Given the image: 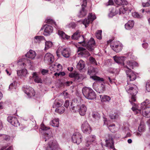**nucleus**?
<instances>
[{
	"label": "nucleus",
	"mask_w": 150,
	"mask_h": 150,
	"mask_svg": "<svg viewBox=\"0 0 150 150\" xmlns=\"http://www.w3.org/2000/svg\"><path fill=\"white\" fill-rule=\"evenodd\" d=\"M125 89L127 92L131 94L132 96L131 100H129V102L132 105H134L132 108V110L136 114L140 113L141 110L139 109V105H136L135 103H133L132 102V101H135L136 100L135 96L137 93V86L133 84H129L128 83L125 86Z\"/></svg>",
	"instance_id": "1"
},
{
	"label": "nucleus",
	"mask_w": 150,
	"mask_h": 150,
	"mask_svg": "<svg viewBox=\"0 0 150 150\" xmlns=\"http://www.w3.org/2000/svg\"><path fill=\"white\" fill-rule=\"evenodd\" d=\"M73 39L77 40L80 38L82 40L81 42H79V43L83 42L82 45L84 46H86V48L89 51H92L94 48L95 45V41L93 38H91L90 40L87 42L84 40L83 36H81L80 32L79 31H77L71 36Z\"/></svg>",
	"instance_id": "2"
},
{
	"label": "nucleus",
	"mask_w": 150,
	"mask_h": 150,
	"mask_svg": "<svg viewBox=\"0 0 150 150\" xmlns=\"http://www.w3.org/2000/svg\"><path fill=\"white\" fill-rule=\"evenodd\" d=\"M71 108L74 112H78L81 116L84 115L87 110L86 105L84 104L80 105V103L76 99L73 100L71 103Z\"/></svg>",
	"instance_id": "3"
},
{
	"label": "nucleus",
	"mask_w": 150,
	"mask_h": 150,
	"mask_svg": "<svg viewBox=\"0 0 150 150\" xmlns=\"http://www.w3.org/2000/svg\"><path fill=\"white\" fill-rule=\"evenodd\" d=\"M138 66V63L134 60L128 61L127 62L126 67L127 69L126 70V72L128 80L132 81L136 79L135 74L130 69V68L133 69L134 67Z\"/></svg>",
	"instance_id": "4"
},
{
	"label": "nucleus",
	"mask_w": 150,
	"mask_h": 150,
	"mask_svg": "<svg viewBox=\"0 0 150 150\" xmlns=\"http://www.w3.org/2000/svg\"><path fill=\"white\" fill-rule=\"evenodd\" d=\"M84 96L88 99H93L95 98L96 95L93 90L91 88L85 87L82 90Z\"/></svg>",
	"instance_id": "5"
},
{
	"label": "nucleus",
	"mask_w": 150,
	"mask_h": 150,
	"mask_svg": "<svg viewBox=\"0 0 150 150\" xmlns=\"http://www.w3.org/2000/svg\"><path fill=\"white\" fill-rule=\"evenodd\" d=\"M110 45L112 49L115 52H118L122 49V45L119 42L114 41L111 42Z\"/></svg>",
	"instance_id": "6"
},
{
	"label": "nucleus",
	"mask_w": 150,
	"mask_h": 150,
	"mask_svg": "<svg viewBox=\"0 0 150 150\" xmlns=\"http://www.w3.org/2000/svg\"><path fill=\"white\" fill-rule=\"evenodd\" d=\"M96 18V16L95 15L92 13H90L88 16V19L85 18L83 21H79L78 22H81L84 25L85 28L87 27L88 25L91 22L93 21Z\"/></svg>",
	"instance_id": "7"
},
{
	"label": "nucleus",
	"mask_w": 150,
	"mask_h": 150,
	"mask_svg": "<svg viewBox=\"0 0 150 150\" xmlns=\"http://www.w3.org/2000/svg\"><path fill=\"white\" fill-rule=\"evenodd\" d=\"M82 136L79 133L76 132L73 134L72 137V141L78 145L82 142Z\"/></svg>",
	"instance_id": "8"
},
{
	"label": "nucleus",
	"mask_w": 150,
	"mask_h": 150,
	"mask_svg": "<svg viewBox=\"0 0 150 150\" xmlns=\"http://www.w3.org/2000/svg\"><path fill=\"white\" fill-rule=\"evenodd\" d=\"M81 129L83 132L85 133L90 134L91 132V128L87 121H84L81 126Z\"/></svg>",
	"instance_id": "9"
},
{
	"label": "nucleus",
	"mask_w": 150,
	"mask_h": 150,
	"mask_svg": "<svg viewBox=\"0 0 150 150\" xmlns=\"http://www.w3.org/2000/svg\"><path fill=\"white\" fill-rule=\"evenodd\" d=\"M58 144L55 140H51L49 142L46 148V150H56Z\"/></svg>",
	"instance_id": "10"
},
{
	"label": "nucleus",
	"mask_w": 150,
	"mask_h": 150,
	"mask_svg": "<svg viewBox=\"0 0 150 150\" xmlns=\"http://www.w3.org/2000/svg\"><path fill=\"white\" fill-rule=\"evenodd\" d=\"M44 60L45 62L51 64L54 62V57L52 54L50 53H47L45 56Z\"/></svg>",
	"instance_id": "11"
},
{
	"label": "nucleus",
	"mask_w": 150,
	"mask_h": 150,
	"mask_svg": "<svg viewBox=\"0 0 150 150\" xmlns=\"http://www.w3.org/2000/svg\"><path fill=\"white\" fill-rule=\"evenodd\" d=\"M8 122L12 125L15 127H18L20 125V123L17 118L14 117L10 116L7 119Z\"/></svg>",
	"instance_id": "12"
},
{
	"label": "nucleus",
	"mask_w": 150,
	"mask_h": 150,
	"mask_svg": "<svg viewBox=\"0 0 150 150\" xmlns=\"http://www.w3.org/2000/svg\"><path fill=\"white\" fill-rule=\"evenodd\" d=\"M24 92L28 96L31 97L35 95V93L34 90L31 87L27 86L24 90Z\"/></svg>",
	"instance_id": "13"
},
{
	"label": "nucleus",
	"mask_w": 150,
	"mask_h": 150,
	"mask_svg": "<svg viewBox=\"0 0 150 150\" xmlns=\"http://www.w3.org/2000/svg\"><path fill=\"white\" fill-rule=\"evenodd\" d=\"M105 142L106 146L107 147L112 149L113 150H116L114 146V142L111 137H110L108 139L106 140Z\"/></svg>",
	"instance_id": "14"
},
{
	"label": "nucleus",
	"mask_w": 150,
	"mask_h": 150,
	"mask_svg": "<svg viewBox=\"0 0 150 150\" xmlns=\"http://www.w3.org/2000/svg\"><path fill=\"white\" fill-rule=\"evenodd\" d=\"M44 26H46L43 33V35H44L47 36L50 35V33H52L53 30V27L50 25H45Z\"/></svg>",
	"instance_id": "15"
},
{
	"label": "nucleus",
	"mask_w": 150,
	"mask_h": 150,
	"mask_svg": "<svg viewBox=\"0 0 150 150\" xmlns=\"http://www.w3.org/2000/svg\"><path fill=\"white\" fill-rule=\"evenodd\" d=\"M142 110V115L146 117H150V107H144L143 108H140Z\"/></svg>",
	"instance_id": "16"
},
{
	"label": "nucleus",
	"mask_w": 150,
	"mask_h": 150,
	"mask_svg": "<svg viewBox=\"0 0 150 150\" xmlns=\"http://www.w3.org/2000/svg\"><path fill=\"white\" fill-rule=\"evenodd\" d=\"M77 52L79 54L82 55H85L86 56H89L90 55L89 52L86 51V50L83 47H79L78 48Z\"/></svg>",
	"instance_id": "17"
},
{
	"label": "nucleus",
	"mask_w": 150,
	"mask_h": 150,
	"mask_svg": "<svg viewBox=\"0 0 150 150\" xmlns=\"http://www.w3.org/2000/svg\"><path fill=\"white\" fill-rule=\"evenodd\" d=\"M96 136L94 135L89 136L86 139V146L87 147L89 146L92 142L95 140L96 139Z\"/></svg>",
	"instance_id": "18"
},
{
	"label": "nucleus",
	"mask_w": 150,
	"mask_h": 150,
	"mask_svg": "<svg viewBox=\"0 0 150 150\" xmlns=\"http://www.w3.org/2000/svg\"><path fill=\"white\" fill-rule=\"evenodd\" d=\"M63 56L65 57H69L70 54L71 52L70 49L66 48L64 49L61 52Z\"/></svg>",
	"instance_id": "19"
},
{
	"label": "nucleus",
	"mask_w": 150,
	"mask_h": 150,
	"mask_svg": "<svg viewBox=\"0 0 150 150\" xmlns=\"http://www.w3.org/2000/svg\"><path fill=\"white\" fill-rule=\"evenodd\" d=\"M98 71V69L96 68H94L92 67H90L88 68V73L90 75H95Z\"/></svg>",
	"instance_id": "20"
},
{
	"label": "nucleus",
	"mask_w": 150,
	"mask_h": 150,
	"mask_svg": "<svg viewBox=\"0 0 150 150\" xmlns=\"http://www.w3.org/2000/svg\"><path fill=\"white\" fill-rule=\"evenodd\" d=\"M36 55L35 52L32 50H30L25 54V56L28 58L33 59L35 58Z\"/></svg>",
	"instance_id": "21"
},
{
	"label": "nucleus",
	"mask_w": 150,
	"mask_h": 150,
	"mask_svg": "<svg viewBox=\"0 0 150 150\" xmlns=\"http://www.w3.org/2000/svg\"><path fill=\"white\" fill-rule=\"evenodd\" d=\"M17 74L18 76H20L21 78L25 77L28 74L27 71L25 69L18 70L17 71Z\"/></svg>",
	"instance_id": "22"
},
{
	"label": "nucleus",
	"mask_w": 150,
	"mask_h": 150,
	"mask_svg": "<svg viewBox=\"0 0 150 150\" xmlns=\"http://www.w3.org/2000/svg\"><path fill=\"white\" fill-rule=\"evenodd\" d=\"M134 25V21L129 20L125 25V27L127 30H130L133 27Z\"/></svg>",
	"instance_id": "23"
},
{
	"label": "nucleus",
	"mask_w": 150,
	"mask_h": 150,
	"mask_svg": "<svg viewBox=\"0 0 150 150\" xmlns=\"http://www.w3.org/2000/svg\"><path fill=\"white\" fill-rule=\"evenodd\" d=\"M113 58L115 62L117 63H122L124 61L125 58L123 57H118L115 56Z\"/></svg>",
	"instance_id": "24"
},
{
	"label": "nucleus",
	"mask_w": 150,
	"mask_h": 150,
	"mask_svg": "<svg viewBox=\"0 0 150 150\" xmlns=\"http://www.w3.org/2000/svg\"><path fill=\"white\" fill-rule=\"evenodd\" d=\"M33 77L35 82L40 83L42 82V80L38 75L36 72H34L33 73Z\"/></svg>",
	"instance_id": "25"
},
{
	"label": "nucleus",
	"mask_w": 150,
	"mask_h": 150,
	"mask_svg": "<svg viewBox=\"0 0 150 150\" xmlns=\"http://www.w3.org/2000/svg\"><path fill=\"white\" fill-rule=\"evenodd\" d=\"M118 14V10L116 8H113L110 10L108 16L109 17H112Z\"/></svg>",
	"instance_id": "26"
},
{
	"label": "nucleus",
	"mask_w": 150,
	"mask_h": 150,
	"mask_svg": "<svg viewBox=\"0 0 150 150\" xmlns=\"http://www.w3.org/2000/svg\"><path fill=\"white\" fill-rule=\"evenodd\" d=\"M58 33L59 35L63 39H68L69 38L70 36L66 35L63 32L59 30Z\"/></svg>",
	"instance_id": "27"
},
{
	"label": "nucleus",
	"mask_w": 150,
	"mask_h": 150,
	"mask_svg": "<svg viewBox=\"0 0 150 150\" xmlns=\"http://www.w3.org/2000/svg\"><path fill=\"white\" fill-rule=\"evenodd\" d=\"M85 63L82 60H80L78 63L76 67L79 70L82 69L84 67Z\"/></svg>",
	"instance_id": "28"
},
{
	"label": "nucleus",
	"mask_w": 150,
	"mask_h": 150,
	"mask_svg": "<svg viewBox=\"0 0 150 150\" xmlns=\"http://www.w3.org/2000/svg\"><path fill=\"white\" fill-rule=\"evenodd\" d=\"M50 125L53 127H58L59 126V122L58 119H55L52 120L50 123Z\"/></svg>",
	"instance_id": "29"
},
{
	"label": "nucleus",
	"mask_w": 150,
	"mask_h": 150,
	"mask_svg": "<svg viewBox=\"0 0 150 150\" xmlns=\"http://www.w3.org/2000/svg\"><path fill=\"white\" fill-rule=\"evenodd\" d=\"M115 3L117 5H126L128 3L125 0H114Z\"/></svg>",
	"instance_id": "30"
},
{
	"label": "nucleus",
	"mask_w": 150,
	"mask_h": 150,
	"mask_svg": "<svg viewBox=\"0 0 150 150\" xmlns=\"http://www.w3.org/2000/svg\"><path fill=\"white\" fill-rule=\"evenodd\" d=\"M44 39V37L42 36H37L33 39L34 42L35 43L40 42V41Z\"/></svg>",
	"instance_id": "31"
},
{
	"label": "nucleus",
	"mask_w": 150,
	"mask_h": 150,
	"mask_svg": "<svg viewBox=\"0 0 150 150\" xmlns=\"http://www.w3.org/2000/svg\"><path fill=\"white\" fill-rule=\"evenodd\" d=\"M87 14V11L85 9V8H82V9L81 10L79 14L78 15V16L79 17H83L85 16Z\"/></svg>",
	"instance_id": "32"
},
{
	"label": "nucleus",
	"mask_w": 150,
	"mask_h": 150,
	"mask_svg": "<svg viewBox=\"0 0 150 150\" xmlns=\"http://www.w3.org/2000/svg\"><path fill=\"white\" fill-rule=\"evenodd\" d=\"M150 103V102L148 100H146L139 105V108H143L144 107H148L147 105Z\"/></svg>",
	"instance_id": "33"
},
{
	"label": "nucleus",
	"mask_w": 150,
	"mask_h": 150,
	"mask_svg": "<svg viewBox=\"0 0 150 150\" xmlns=\"http://www.w3.org/2000/svg\"><path fill=\"white\" fill-rule=\"evenodd\" d=\"M108 128L111 132L113 133L115 132L118 130V128L117 127H115V125L114 124L109 125Z\"/></svg>",
	"instance_id": "34"
},
{
	"label": "nucleus",
	"mask_w": 150,
	"mask_h": 150,
	"mask_svg": "<svg viewBox=\"0 0 150 150\" xmlns=\"http://www.w3.org/2000/svg\"><path fill=\"white\" fill-rule=\"evenodd\" d=\"M100 97L101 101L103 102H109L111 100L110 97L107 95H105L103 96L102 95H100Z\"/></svg>",
	"instance_id": "35"
},
{
	"label": "nucleus",
	"mask_w": 150,
	"mask_h": 150,
	"mask_svg": "<svg viewBox=\"0 0 150 150\" xmlns=\"http://www.w3.org/2000/svg\"><path fill=\"white\" fill-rule=\"evenodd\" d=\"M145 126L144 125L143 123L141 122L138 127V131L140 132H143L145 130Z\"/></svg>",
	"instance_id": "36"
},
{
	"label": "nucleus",
	"mask_w": 150,
	"mask_h": 150,
	"mask_svg": "<svg viewBox=\"0 0 150 150\" xmlns=\"http://www.w3.org/2000/svg\"><path fill=\"white\" fill-rule=\"evenodd\" d=\"M119 115L117 112L114 111L112 112L110 114V117L112 119H115L118 118Z\"/></svg>",
	"instance_id": "37"
},
{
	"label": "nucleus",
	"mask_w": 150,
	"mask_h": 150,
	"mask_svg": "<svg viewBox=\"0 0 150 150\" xmlns=\"http://www.w3.org/2000/svg\"><path fill=\"white\" fill-rule=\"evenodd\" d=\"M17 83L16 81L13 82L11 83L9 86L8 90L11 91L14 89H15L16 87Z\"/></svg>",
	"instance_id": "38"
},
{
	"label": "nucleus",
	"mask_w": 150,
	"mask_h": 150,
	"mask_svg": "<svg viewBox=\"0 0 150 150\" xmlns=\"http://www.w3.org/2000/svg\"><path fill=\"white\" fill-rule=\"evenodd\" d=\"M118 9V14H124L126 11L127 10L128 8H127L123 7Z\"/></svg>",
	"instance_id": "39"
},
{
	"label": "nucleus",
	"mask_w": 150,
	"mask_h": 150,
	"mask_svg": "<svg viewBox=\"0 0 150 150\" xmlns=\"http://www.w3.org/2000/svg\"><path fill=\"white\" fill-rule=\"evenodd\" d=\"M0 139L1 140L7 141L10 139V137L7 135L0 134Z\"/></svg>",
	"instance_id": "40"
},
{
	"label": "nucleus",
	"mask_w": 150,
	"mask_h": 150,
	"mask_svg": "<svg viewBox=\"0 0 150 150\" xmlns=\"http://www.w3.org/2000/svg\"><path fill=\"white\" fill-rule=\"evenodd\" d=\"M92 117L96 120H98L100 119V116L98 112H96L93 113Z\"/></svg>",
	"instance_id": "41"
},
{
	"label": "nucleus",
	"mask_w": 150,
	"mask_h": 150,
	"mask_svg": "<svg viewBox=\"0 0 150 150\" xmlns=\"http://www.w3.org/2000/svg\"><path fill=\"white\" fill-rule=\"evenodd\" d=\"M65 110V108L63 107L57 108L55 110V111L59 113H63Z\"/></svg>",
	"instance_id": "42"
},
{
	"label": "nucleus",
	"mask_w": 150,
	"mask_h": 150,
	"mask_svg": "<svg viewBox=\"0 0 150 150\" xmlns=\"http://www.w3.org/2000/svg\"><path fill=\"white\" fill-rule=\"evenodd\" d=\"M132 16L138 18H142L143 17V16L141 14H139L138 13L134 12L132 13Z\"/></svg>",
	"instance_id": "43"
},
{
	"label": "nucleus",
	"mask_w": 150,
	"mask_h": 150,
	"mask_svg": "<svg viewBox=\"0 0 150 150\" xmlns=\"http://www.w3.org/2000/svg\"><path fill=\"white\" fill-rule=\"evenodd\" d=\"M52 44V43L50 41H46L45 43V50H47L51 47Z\"/></svg>",
	"instance_id": "44"
},
{
	"label": "nucleus",
	"mask_w": 150,
	"mask_h": 150,
	"mask_svg": "<svg viewBox=\"0 0 150 150\" xmlns=\"http://www.w3.org/2000/svg\"><path fill=\"white\" fill-rule=\"evenodd\" d=\"M101 30H98L96 33V38L99 39H101Z\"/></svg>",
	"instance_id": "45"
},
{
	"label": "nucleus",
	"mask_w": 150,
	"mask_h": 150,
	"mask_svg": "<svg viewBox=\"0 0 150 150\" xmlns=\"http://www.w3.org/2000/svg\"><path fill=\"white\" fill-rule=\"evenodd\" d=\"M69 76L71 78H77L78 77L79 74L77 72H75L74 73H69Z\"/></svg>",
	"instance_id": "46"
},
{
	"label": "nucleus",
	"mask_w": 150,
	"mask_h": 150,
	"mask_svg": "<svg viewBox=\"0 0 150 150\" xmlns=\"http://www.w3.org/2000/svg\"><path fill=\"white\" fill-rule=\"evenodd\" d=\"M91 78L94 80L100 81H103V78H100L96 76H91Z\"/></svg>",
	"instance_id": "47"
},
{
	"label": "nucleus",
	"mask_w": 150,
	"mask_h": 150,
	"mask_svg": "<svg viewBox=\"0 0 150 150\" xmlns=\"http://www.w3.org/2000/svg\"><path fill=\"white\" fill-rule=\"evenodd\" d=\"M76 26V24L74 22H71L68 24L67 27L68 28H74Z\"/></svg>",
	"instance_id": "48"
},
{
	"label": "nucleus",
	"mask_w": 150,
	"mask_h": 150,
	"mask_svg": "<svg viewBox=\"0 0 150 150\" xmlns=\"http://www.w3.org/2000/svg\"><path fill=\"white\" fill-rule=\"evenodd\" d=\"M23 61H24V62L23 63V64L24 65V64H28V65H31V62L28 59H23Z\"/></svg>",
	"instance_id": "49"
},
{
	"label": "nucleus",
	"mask_w": 150,
	"mask_h": 150,
	"mask_svg": "<svg viewBox=\"0 0 150 150\" xmlns=\"http://www.w3.org/2000/svg\"><path fill=\"white\" fill-rule=\"evenodd\" d=\"M47 23L50 24H54L55 26H57L56 24L54 21L51 19H47L45 21Z\"/></svg>",
	"instance_id": "50"
},
{
	"label": "nucleus",
	"mask_w": 150,
	"mask_h": 150,
	"mask_svg": "<svg viewBox=\"0 0 150 150\" xmlns=\"http://www.w3.org/2000/svg\"><path fill=\"white\" fill-rule=\"evenodd\" d=\"M40 129H41L42 130H43L44 132H45V131H46L48 129H50V128L46 127L43 124H41V125Z\"/></svg>",
	"instance_id": "51"
},
{
	"label": "nucleus",
	"mask_w": 150,
	"mask_h": 150,
	"mask_svg": "<svg viewBox=\"0 0 150 150\" xmlns=\"http://www.w3.org/2000/svg\"><path fill=\"white\" fill-rule=\"evenodd\" d=\"M146 89L148 92H150V81H149L146 82Z\"/></svg>",
	"instance_id": "52"
},
{
	"label": "nucleus",
	"mask_w": 150,
	"mask_h": 150,
	"mask_svg": "<svg viewBox=\"0 0 150 150\" xmlns=\"http://www.w3.org/2000/svg\"><path fill=\"white\" fill-rule=\"evenodd\" d=\"M89 60L91 63L93 64H95L96 65H97V64L96 62L95 59L92 57H90L89 58Z\"/></svg>",
	"instance_id": "53"
},
{
	"label": "nucleus",
	"mask_w": 150,
	"mask_h": 150,
	"mask_svg": "<svg viewBox=\"0 0 150 150\" xmlns=\"http://www.w3.org/2000/svg\"><path fill=\"white\" fill-rule=\"evenodd\" d=\"M100 89H101L99 93H103L105 90V87L104 83H102L100 87Z\"/></svg>",
	"instance_id": "54"
},
{
	"label": "nucleus",
	"mask_w": 150,
	"mask_h": 150,
	"mask_svg": "<svg viewBox=\"0 0 150 150\" xmlns=\"http://www.w3.org/2000/svg\"><path fill=\"white\" fill-rule=\"evenodd\" d=\"M142 5L143 7H148L150 5V3L149 1L146 3L143 2Z\"/></svg>",
	"instance_id": "55"
},
{
	"label": "nucleus",
	"mask_w": 150,
	"mask_h": 150,
	"mask_svg": "<svg viewBox=\"0 0 150 150\" xmlns=\"http://www.w3.org/2000/svg\"><path fill=\"white\" fill-rule=\"evenodd\" d=\"M57 71H60L62 70V66L60 64H58L57 66Z\"/></svg>",
	"instance_id": "56"
},
{
	"label": "nucleus",
	"mask_w": 150,
	"mask_h": 150,
	"mask_svg": "<svg viewBox=\"0 0 150 150\" xmlns=\"http://www.w3.org/2000/svg\"><path fill=\"white\" fill-rule=\"evenodd\" d=\"M63 95L64 96V97L65 98H68L69 96V95L66 91H64L63 92Z\"/></svg>",
	"instance_id": "57"
},
{
	"label": "nucleus",
	"mask_w": 150,
	"mask_h": 150,
	"mask_svg": "<svg viewBox=\"0 0 150 150\" xmlns=\"http://www.w3.org/2000/svg\"><path fill=\"white\" fill-rule=\"evenodd\" d=\"M83 3L81 5L82 8H85L87 4L86 0H83Z\"/></svg>",
	"instance_id": "58"
},
{
	"label": "nucleus",
	"mask_w": 150,
	"mask_h": 150,
	"mask_svg": "<svg viewBox=\"0 0 150 150\" xmlns=\"http://www.w3.org/2000/svg\"><path fill=\"white\" fill-rule=\"evenodd\" d=\"M69 101L67 100H66L65 102L64 105L65 107L67 108L69 106Z\"/></svg>",
	"instance_id": "59"
},
{
	"label": "nucleus",
	"mask_w": 150,
	"mask_h": 150,
	"mask_svg": "<svg viewBox=\"0 0 150 150\" xmlns=\"http://www.w3.org/2000/svg\"><path fill=\"white\" fill-rule=\"evenodd\" d=\"M57 107L58 108L60 107L62 105V103L61 102H58L55 104Z\"/></svg>",
	"instance_id": "60"
},
{
	"label": "nucleus",
	"mask_w": 150,
	"mask_h": 150,
	"mask_svg": "<svg viewBox=\"0 0 150 150\" xmlns=\"http://www.w3.org/2000/svg\"><path fill=\"white\" fill-rule=\"evenodd\" d=\"M119 71L118 69H113V71H111V72L112 73H115V74H118Z\"/></svg>",
	"instance_id": "61"
},
{
	"label": "nucleus",
	"mask_w": 150,
	"mask_h": 150,
	"mask_svg": "<svg viewBox=\"0 0 150 150\" xmlns=\"http://www.w3.org/2000/svg\"><path fill=\"white\" fill-rule=\"evenodd\" d=\"M142 46L144 48L146 49L148 46V44L147 43L145 42L142 44Z\"/></svg>",
	"instance_id": "62"
},
{
	"label": "nucleus",
	"mask_w": 150,
	"mask_h": 150,
	"mask_svg": "<svg viewBox=\"0 0 150 150\" xmlns=\"http://www.w3.org/2000/svg\"><path fill=\"white\" fill-rule=\"evenodd\" d=\"M48 72V71L47 70L45 69H42L41 71V73L43 75H45L46 73H47Z\"/></svg>",
	"instance_id": "63"
},
{
	"label": "nucleus",
	"mask_w": 150,
	"mask_h": 150,
	"mask_svg": "<svg viewBox=\"0 0 150 150\" xmlns=\"http://www.w3.org/2000/svg\"><path fill=\"white\" fill-rule=\"evenodd\" d=\"M4 103L2 102H1L0 103V110L2 109L4 106Z\"/></svg>",
	"instance_id": "64"
}]
</instances>
